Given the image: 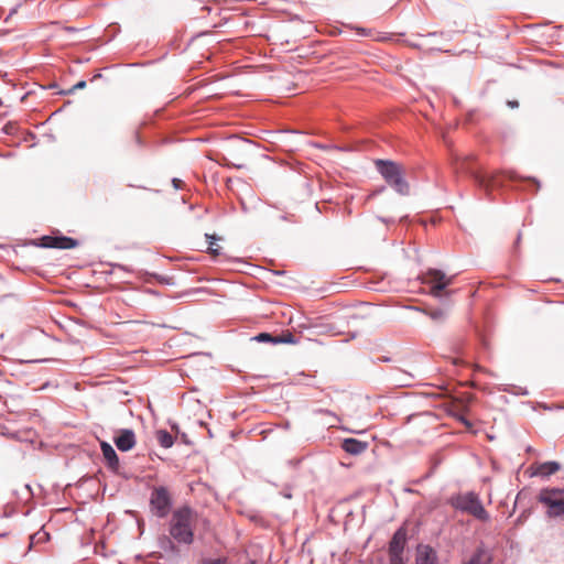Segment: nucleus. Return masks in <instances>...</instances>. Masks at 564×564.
Returning <instances> with one entry per match:
<instances>
[{
	"label": "nucleus",
	"mask_w": 564,
	"mask_h": 564,
	"mask_svg": "<svg viewBox=\"0 0 564 564\" xmlns=\"http://www.w3.org/2000/svg\"><path fill=\"white\" fill-rule=\"evenodd\" d=\"M389 564H405L403 555H389Z\"/></svg>",
	"instance_id": "24"
},
{
	"label": "nucleus",
	"mask_w": 564,
	"mask_h": 564,
	"mask_svg": "<svg viewBox=\"0 0 564 564\" xmlns=\"http://www.w3.org/2000/svg\"><path fill=\"white\" fill-rule=\"evenodd\" d=\"M297 340L295 336L288 332L286 334H282L280 336H275V345L278 344H295Z\"/></svg>",
	"instance_id": "21"
},
{
	"label": "nucleus",
	"mask_w": 564,
	"mask_h": 564,
	"mask_svg": "<svg viewBox=\"0 0 564 564\" xmlns=\"http://www.w3.org/2000/svg\"><path fill=\"white\" fill-rule=\"evenodd\" d=\"M520 239H521V234L518 235L516 243H519Z\"/></svg>",
	"instance_id": "37"
},
{
	"label": "nucleus",
	"mask_w": 564,
	"mask_h": 564,
	"mask_svg": "<svg viewBox=\"0 0 564 564\" xmlns=\"http://www.w3.org/2000/svg\"><path fill=\"white\" fill-rule=\"evenodd\" d=\"M156 438L163 448H171L174 445V437L166 430H159L156 432Z\"/></svg>",
	"instance_id": "16"
},
{
	"label": "nucleus",
	"mask_w": 564,
	"mask_h": 564,
	"mask_svg": "<svg viewBox=\"0 0 564 564\" xmlns=\"http://www.w3.org/2000/svg\"><path fill=\"white\" fill-rule=\"evenodd\" d=\"M539 502L547 507L546 514L549 518H558L564 516V500L552 497L538 498Z\"/></svg>",
	"instance_id": "10"
},
{
	"label": "nucleus",
	"mask_w": 564,
	"mask_h": 564,
	"mask_svg": "<svg viewBox=\"0 0 564 564\" xmlns=\"http://www.w3.org/2000/svg\"><path fill=\"white\" fill-rule=\"evenodd\" d=\"M203 564H226L225 558L206 560Z\"/></svg>",
	"instance_id": "26"
},
{
	"label": "nucleus",
	"mask_w": 564,
	"mask_h": 564,
	"mask_svg": "<svg viewBox=\"0 0 564 564\" xmlns=\"http://www.w3.org/2000/svg\"><path fill=\"white\" fill-rule=\"evenodd\" d=\"M375 166L384 182L398 194L402 196L410 194V184L405 180V171L400 163L392 160L377 159L375 160Z\"/></svg>",
	"instance_id": "2"
},
{
	"label": "nucleus",
	"mask_w": 564,
	"mask_h": 564,
	"mask_svg": "<svg viewBox=\"0 0 564 564\" xmlns=\"http://www.w3.org/2000/svg\"><path fill=\"white\" fill-rule=\"evenodd\" d=\"M415 564H437V554L429 544H420L416 549Z\"/></svg>",
	"instance_id": "11"
},
{
	"label": "nucleus",
	"mask_w": 564,
	"mask_h": 564,
	"mask_svg": "<svg viewBox=\"0 0 564 564\" xmlns=\"http://www.w3.org/2000/svg\"><path fill=\"white\" fill-rule=\"evenodd\" d=\"M173 506L172 497L166 487H154L150 496L151 512L160 518H166Z\"/></svg>",
	"instance_id": "4"
},
{
	"label": "nucleus",
	"mask_w": 564,
	"mask_h": 564,
	"mask_svg": "<svg viewBox=\"0 0 564 564\" xmlns=\"http://www.w3.org/2000/svg\"><path fill=\"white\" fill-rule=\"evenodd\" d=\"M40 243L37 246L42 248H53L61 250H68L76 248L79 242L78 240L67 237V236H42L39 239Z\"/></svg>",
	"instance_id": "6"
},
{
	"label": "nucleus",
	"mask_w": 564,
	"mask_h": 564,
	"mask_svg": "<svg viewBox=\"0 0 564 564\" xmlns=\"http://www.w3.org/2000/svg\"><path fill=\"white\" fill-rule=\"evenodd\" d=\"M408 542V532L400 527L392 535L388 544V555H403Z\"/></svg>",
	"instance_id": "7"
},
{
	"label": "nucleus",
	"mask_w": 564,
	"mask_h": 564,
	"mask_svg": "<svg viewBox=\"0 0 564 564\" xmlns=\"http://www.w3.org/2000/svg\"><path fill=\"white\" fill-rule=\"evenodd\" d=\"M563 494H564V489L563 488H557V487L543 488L540 491L538 498H542V497H552V498H554L555 496H561Z\"/></svg>",
	"instance_id": "19"
},
{
	"label": "nucleus",
	"mask_w": 564,
	"mask_h": 564,
	"mask_svg": "<svg viewBox=\"0 0 564 564\" xmlns=\"http://www.w3.org/2000/svg\"><path fill=\"white\" fill-rule=\"evenodd\" d=\"M205 237L208 242V248H207L208 252L213 256L220 254V247H218V246L215 247L216 241L220 240V238L216 235H209V234H206Z\"/></svg>",
	"instance_id": "17"
},
{
	"label": "nucleus",
	"mask_w": 564,
	"mask_h": 564,
	"mask_svg": "<svg viewBox=\"0 0 564 564\" xmlns=\"http://www.w3.org/2000/svg\"><path fill=\"white\" fill-rule=\"evenodd\" d=\"M447 502L456 511L469 514L478 521L488 522L490 520L489 512L485 509L479 495L475 491L452 495Z\"/></svg>",
	"instance_id": "3"
},
{
	"label": "nucleus",
	"mask_w": 564,
	"mask_h": 564,
	"mask_svg": "<svg viewBox=\"0 0 564 564\" xmlns=\"http://www.w3.org/2000/svg\"><path fill=\"white\" fill-rule=\"evenodd\" d=\"M111 267H112V269L122 270L124 272H131V270L128 269V267L120 264V263L111 264Z\"/></svg>",
	"instance_id": "28"
},
{
	"label": "nucleus",
	"mask_w": 564,
	"mask_h": 564,
	"mask_svg": "<svg viewBox=\"0 0 564 564\" xmlns=\"http://www.w3.org/2000/svg\"><path fill=\"white\" fill-rule=\"evenodd\" d=\"M459 420H460V422H462L464 425H466V426H470V425H471V424H470V422H469L466 417H464V416H460V419H459Z\"/></svg>",
	"instance_id": "31"
},
{
	"label": "nucleus",
	"mask_w": 564,
	"mask_h": 564,
	"mask_svg": "<svg viewBox=\"0 0 564 564\" xmlns=\"http://www.w3.org/2000/svg\"><path fill=\"white\" fill-rule=\"evenodd\" d=\"M561 469V464L555 460L544 462V463H536L533 464L529 470L530 476H539L541 478H549L553 474L557 473Z\"/></svg>",
	"instance_id": "9"
},
{
	"label": "nucleus",
	"mask_w": 564,
	"mask_h": 564,
	"mask_svg": "<svg viewBox=\"0 0 564 564\" xmlns=\"http://www.w3.org/2000/svg\"><path fill=\"white\" fill-rule=\"evenodd\" d=\"M172 184H173L174 188L178 189V188H181L182 181L180 178H173Z\"/></svg>",
	"instance_id": "30"
},
{
	"label": "nucleus",
	"mask_w": 564,
	"mask_h": 564,
	"mask_svg": "<svg viewBox=\"0 0 564 564\" xmlns=\"http://www.w3.org/2000/svg\"><path fill=\"white\" fill-rule=\"evenodd\" d=\"M251 339L256 340L258 343L275 345V336L271 335L270 333H265V332L259 333L258 335L253 336Z\"/></svg>",
	"instance_id": "20"
},
{
	"label": "nucleus",
	"mask_w": 564,
	"mask_h": 564,
	"mask_svg": "<svg viewBox=\"0 0 564 564\" xmlns=\"http://www.w3.org/2000/svg\"><path fill=\"white\" fill-rule=\"evenodd\" d=\"M564 409V406H562Z\"/></svg>",
	"instance_id": "38"
},
{
	"label": "nucleus",
	"mask_w": 564,
	"mask_h": 564,
	"mask_svg": "<svg viewBox=\"0 0 564 564\" xmlns=\"http://www.w3.org/2000/svg\"><path fill=\"white\" fill-rule=\"evenodd\" d=\"M406 379L402 380L404 386H411L410 380L413 379V376L410 372L403 371L402 372Z\"/></svg>",
	"instance_id": "29"
},
{
	"label": "nucleus",
	"mask_w": 564,
	"mask_h": 564,
	"mask_svg": "<svg viewBox=\"0 0 564 564\" xmlns=\"http://www.w3.org/2000/svg\"><path fill=\"white\" fill-rule=\"evenodd\" d=\"M369 446L368 442H364L357 438H345L341 442V448L350 455L357 456L362 454Z\"/></svg>",
	"instance_id": "12"
},
{
	"label": "nucleus",
	"mask_w": 564,
	"mask_h": 564,
	"mask_svg": "<svg viewBox=\"0 0 564 564\" xmlns=\"http://www.w3.org/2000/svg\"><path fill=\"white\" fill-rule=\"evenodd\" d=\"M132 138H133V142L137 147L141 148L144 145L142 138L138 132H134Z\"/></svg>",
	"instance_id": "25"
},
{
	"label": "nucleus",
	"mask_w": 564,
	"mask_h": 564,
	"mask_svg": "<svg viewBox=\"0 0 564 564\" xmlns=\"http://www.w3.org/2000/svg\"><path fill=\"white\" fill-rule=\"evenodd\" d=\"M113 443L121 452L131 451L137 443L135 434L132 429H121L118 435L113 438Z\"/></svg>",
	"instance_id": "8"
},
{
	"label": "nucleus",
	"mask_w": 564,
	"mask_h": 564,
	"mask_svg": "<svg viewBox=\"0 0 564 564\" xmlns=\"http://www.w3.org/2000/svg\"><path fill=\"white\" fill-rule=\"evenodd\" d=\"M426 276L429 279H423V282L432 284V294L436 297L441 295L442 291L452 284L454 279V276L447 278L445 273L438 269H429Z\"/></svg>",
	"instance_id": "5"
},
{
	"label": "nucleus",
	"mask_w": 564,
	"mask_h": 564,
	"mask_svg": "<svg viewBox=\"0 0 564 564\" xmlns=\"http://www.w3.org/2000/svg\"><path fill=\"white\" fill-rule=\"evenodd\" d=\"M193 519L194 511L191 507L183 506L175 509L172 513L169 527L172 539L180 544H192L194 541Z\"/></svg>",
	"instance_id": "1"
},
{
	"label": "nucleus",
	"mask_w": 564,
	"mask_h": 564,
	"mask_svg": "<svg viewBox=\"0 0 564 564\" xmlns=\"http://www.w3.org/2000/svg\"><path fill=\"white\" fill-rule=\"evenodd\" d=\"M279 219H280V220H283V221H292V223H295V220L293 219V215H291V214H283V215H280V216H279Z\"/></svg>",
	"instance_id": "27"
},
{
	"label": "nucleus",
	"mask_w": 564,
	"mask_h": 564,
	"mask_svg": "<svg viewBox=\"0 0 564 564\" xmlns=\"http://www.w3.org/2000/svg\"><path fill=\"white\" fill-rule=\"evenodd\" d=\"M48 539H50L48 533L43 530H40L30 536V546L29 547L31 549L36 543L46 542Z\"/></svg>",
	"instance_id": "18"
},
{
	"label": "nucleus",
	"mask_w": 564,
	"mask_h": 564,
	"mask_svg": "<svg viewBox=\"0 0 564 564\" xmlns=\"http://www.w3.org/2000/svg\"><path fill=\"white\" fill-rule=\"evenodd\" d=\"M66 31H68V32H75V31H76V29H75V28H73V26H68V28H66Z\"/></svg>",
	"instance_id": "34"
},
{
	"label": "nucleus",
	"mask_w": 564,
	"mask_h": 564,
	"mask_svg": "<svg viewBox=\"0 0 564 564\" xmlns=\"http://www.w3.org/2000/svg\"><path fill=\"white\" fill-rule=\"evenodd\" d=\"M101 77H102V75H101L100 73H97V74H95V75L93 76L91 82H94V80H96V79H99V78H101Z\"/></svg>",
	"instance_id": "33"
},
{
	"label": "nucleus",
	"mask_w": 564,
	"mask_h": 564,
	"mask_svg": "<svg viewBox=\"0 0 564 564\" xmlns=\"http://www.w3.org/2000/svg\"><path fill=\"white\" fill-rule=\"evenodd\" d=\"M492 554L485 547L484 543L478 545L465 564H491Z\"/></svg>",
	"instance_id": "14"
},
{
	"label": "nucleus",
	"mask_w": 564,
	"mask_h": 564,
	"mask_svg": "<svg viewBox=\"0 0 564 564\" xmlns=\"http://www.w3.org/2000/svg\"><path fill=\"white\" fill-rule=\"evenodd\" d=\"M100 448L108 468L112 471H117L119 468V457L115 448L105 441L100 443Z\"/></svg>",
	"instance_id": "13"
},
{
	"label": "nucleus",
	"mask_w": 564,
	"mask_h": 564,
	"mask_svg": "<svg viewBox=\"0 0 564 564\" xmlns=\"http://www.w3.org/2000/svg\"><path fill=\"white\" fill-rule=\"evenodd\" d=\"M518 101L516 100H512V101H508V106L511 107V108H517L518 107Z\"/></svg>",
	"instance_id": "32"
},
{
	"label": "nucleus",
	"mask_w": 564,
	"mask_h": 564,
	"mask_svg": "<svg viewBox=\"0 0 564 564\" xmlns=\"http://www.w3.org/2000/svg\"><path fill=\"white\" fill-rule=\"evenodd\" d=\"M429 316L436 322H444L446 318V312L441 308L432 310L429 312Z\"/></svg>",
	"instance_id": "22"
},
{
	"label": "nucleus",
	"mask_w": 564,
	"mask_h": 564,
	"mask_svg": "<svg viewBox=\"0 0 564 564\" xmlns=\"http://www.w3.org/2000/svg\"><path fill=\"white\" fill-rule=\"evenodd\" d=\"M283 496H284L285 498H288V499H290V498L292 497L290 492H284V494H283Z\"/></svg>",
	"instance_id": "36"
},
{
	"label": "nucleus",
	"mask_w": 564,
	"mask_h": 564,
	"mask_svg": "<svg viewBox=\"0 0 564 564\" xmlns=\"http://www.w3.org/2000/svg\"><path fill=\"white\" fill-rule=\"evenodd\" d=\"M87 83L85 80H79L78 83H76L73 87H70L69 89L67 90H63L62 94L63 95H72L74 94L76 90H79V89H84L86 87Z\"/></svg>",
	"instance_id": "23"
},
{
	"label": "nucleus",
	"mask_w": 564,
	"mask_h": 564,
	"mask_svg": "<svg viewBox=\"0 0 564 564\" xmlns=\"http://www.w3.org/2000/svg\"><path fill=\"white\" fill-rule=\"evenodd\" d=\"M237 140H238L239 142H242V143H249V142H250L249 140H247V139H242V138H241V139H237Z\"/></svg>",
	"instance_id": "35"
},
{
	"label": "nucleus",
	"mask_w": 564,
	"mask_h": 564,
	"mask_svg": "<svg viewBox=\"0 0 564 564\" xmlns=\"http://www.w3.org/2000/svg\"><path fill=\"white\" fill-rule=\"evenodd\" d=\"M468 173L474 178L475 183L481 188L488 189L489 187L498 185V180L495 175L481 174L475 171H468Z\"/></svg>",
	"instance_id": "15"
}]
</instances>
